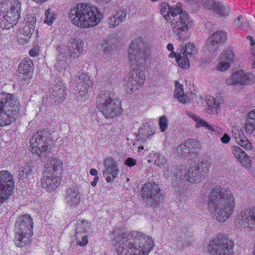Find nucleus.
I'll list each match as a JSON object with an SVG mask.
<instances>
[{"label":"nucleus","mask_w":255,"mask_h":255,"mask_svg":"<svg viewBox=\"0 0 255 255\" xmlns=\"http://www.w3.org/2000/svg\"><path fill=\"white\" fill-rule=\"evenodd\" d=\"M151 43L147 39L137 37L131 42L128 50V60L131 69L129 77L125 80L124 87L127 93H132L144 83L145 73L141 68L151 55Z\"/></svg>","instance_id":"1"},{"label":"nucleus","mask_w":255,"mask_h":255,"mask_svg":"<svg viewBox=\"0 0 255 255\" xmlns=\"http://www.w3.org/2000/svg\"><path fill=\"white\" fill-rule=\"evenodd\" d=\"M113 235L120 238L114 247L117 255H148L154 246L152 238L142 232L117 230Z\"/></svg>","instance_id":"2"},{"label":"nucleus","mask_w":255,"mask_h":255,"mask_svg":"<svg viewBox=\"0 0 255 255\" xmlns=\"http://www.w3.org/2000/svg\"><path fill=\"white\" fill-rule=\"evenodd\" d=\"M207 210L214 219L225 222L233 215L235 209V197L233 192L221 185H216L210 190L207 200Z\"/></svg>","instance_id":"3"},{"label":"nucleus","mask_w":255,"mask_h":255,"mask_svg":"<svg viewBox=\"0 0 255 255\" xmlns=\"http://www.w3.org/2000/svg\"><path fill=\"white\" fill-rule=\"evenodd\" d=\"M68 15L74 25L82 29L96 27L104 17L100 8L90 3L84 2L73 5Z\"/></svg>","instance_id":"4"},{"label":"nucleus","mask_w":255,"mask_h":255,"mask_svg":"<svg viewBox=\"0 0 255 255\" xmlns=\"http://www.w3.org/2000/svg\"><path fill=\"white\" fill-rule=\"evenodd\" d=\"M182 11L180 3L173 6L166 2L161 5V14L166 20L170 21L174 32L181 39L185 36L188 30L192 28L193 23L189 15Z\"/></svg>","instance_id":"5"},{"label":"nucleus","mask_w":255,"mask_h":255,"mask_svg":"<svg viewBox=\"0 0 255 255\" xmlns=\"http://www.w3.org/2000/svg\"><path fill=\"white\" fill-rule=\"evenodd\" d=\"M19 103L11 94L0 93V126L10 125L15 120L19 112Z\"/></svg>","instance_id":"6"},{"label":"nucleus","mask_w":255,"mask_h":255,"mask_svg":"<svg viewBox=\"0 0 255 255\" xmlns=\"http://www.w3.org/2000/svg\"><path fill=\"white\" fill-rule=\"evenodd\" d=\"M98 108L106 118L114 119L123 112L121 103L112 98L108 91L101 92L97 97Z\"/></svg>","instance_id":"7"},{"label":"nucleus","mask_w":255,"mask_h":255,"mask_svg":"<svg viewBox=\"0 0 255 255\" xmlns=\"http://www.w3.org/2000/svg\"><path fill=\"white\" fill-rule=\"evenodd\" d=\"M16 236L15 244L16 246L23 247L30 242L32 235V221L28 214L18 216L16 220Z\"/></svg>","instance_id":"8"},{"label":"nucleus","mask_w":255,"mask_h":255,"mask_svg":"<svg viewBox=\"0 0 255 255\" xmlns=\"http://www.w3.org/2000/svg\"><path fill=\"white\" fill-rule=\"evenodd\" d=\"M7 5L6 11L0 13V25L9 29L15 25L20 18L21 3L19 0H5Z\"/></svg>","instance_id":"9"},{"label":"nucleus","mask_w":255,"mask_h":255,"mask_svg":"<svg viewBox=\"0 0 255 255\" xmlns=\"http://www.w3.org/2000/svg\"><path fill=\"white\" fill-rule=\"evenodd\" d=\"M233 243L226 235H218L210 242L208 251L211 255H232Z\"/></svg>","instance_id":"10"},{"label":"nucleus","mask_w":255,"mask_h":255,"mask_svg":"<svg viewBox=\"0 0 255 255\" xmlns=\"http://www.w3.org/2000/svg\"><path fill=\"white\" fill-rule=\"evenodd\" d=\"M29 144L33 153L39 156H45L50 151L52 141L44 136L42 132H38L33 135Z\"/></svg>","instance_id":"11"},{"label":"nucleus","mask_w":255,"mask_h":255,"mask_svg":"<svg viewBox=\"0 0 255 255\" xmlns=\"http://www.w3.org/2000/svg\"><path fill=\"white\" fill-rule=\"evenodd\" d=\"M14 181L12 174L6 170L0 171V205L4 202L13 191Z\"/></svg>","instance_id":"12"},{"label":"nucleus","mask_w":255,"mask_h":255,"mask_svg":"<svg viewBox=\"0 0 255 255\" xmlns=\"http://www.w3.org/2000/svg\"><path fill=\"white\" fill-rule=\"evenodd\" d=\"M141 193L143 200L150 205L155 206L162 199L159 185L154 182L145 183Z\"/></svg>","instance_id":"13"},{"label":"nucleus","mask_w":255,"mask_h":255,"mask_svg":"<svg viewBox=\"0 0 255 255\" xmlns=\"http://www.w3.org/2000/svg\"><path fill=\"white\" fill-rule=\"evenodd\" d=\"M226 39V35L223 31H218L214 33L208 37L203 47L204 54L207 55L209 59L213 58L216 55L220 44L224 42Z\"/></svg>","instance_id":"14"},{"label":"nucleus","mask_w":255,"mask_h":255,"mask_svg":"<svg viewBox=\"0 0 255 255\" xmlns=\"http://www.w3.org/2000/svg\"><path fill=\"white\" fill-rule=\"evenodd\" d=\"M236 227L246 230L255 229V207L250 212L242 211L237 216L235 221Z\"/></svg>","instance_id":"15"},{"label":"nucleus","mask_w":255,"mask_h":255,"mask_svg":"<svg viewBox=\"0 0 255 255\" xmlns=\"http://www.w3.org/2000/svg\"><path fill=\"white\" fill-rule=\"evenodd\" d=\"M255 77L251 73L243 70H238L233 72L226 80L228 86L246 85L254 83Z\"/></svg>","instance_id":"16"},{"label":"nucleus","mask_w":255,"mask_h":255,"mask_svg":"<svg viewBox=\"0 0 255 255\" xmlns=\"http://www.w3.org/2000/svg\"><path fill=\"white\" fill-rule=\"evenodd\" d=\"M200 148L199 142L194 139L185 140L174 149V153L177 156L185 157L196 152Z\"/></svg>","instance_id":"17"},{"label":"nucleus","mask_w":255,"mask_h":255,"mask_svg":"<svg viewBox=\"0 0 255 255\" xmlns=\"http://www.w3.org/2000/svg\"><path fill=\"white\" fill-rule=\"evenodd\" d=\"M25 26L23 29L19 32L18 40L20 43L24 44L28 42L33 34L36 22V17L33 14H27L24 18Z\"/></svg>","instance_id":"18"},{"label":"nucleus","mask_w":255,"mask_h":255,"mask_svg":"<svg viewBox=\"0 0 255 255\" xmlns=\"http://www.w3.org/2000/svg\"><path fill=\"white\" fill-rule=\"evenodd\" d=\"M77 82L79 90L77 97L79 100L83 98L85 100L92 91L93 79L88 74L82 73L78 76Z\"/></svg>","instance_id":"19"},{"label":"nucleus","mask_w":255,"mask_h":255,"mask_svg":"<svg viewBox=\"0 0 255 255\" xmlns=\"http://www.w3.org/2000/svg\"><path fill=\"white\" fill-rule=\"evenodd\" d=\"M58 44L64 45L65 49H68L67 54L72 59H76L82 54L84 46V42L80 38H72L69 41L65 43L60 42Z\"/></svg>","instance_id":"20"},{"label":"nucleus","mask_w":255,"mask_h":255,"mask_svg":"<svg viewBox=\"0 0 255 255\" xmlns=\"http://www.w3.org/2000/svg\"><path fill=\"white\" fill-rule=\"evenodd\" d=\"M56 61L55 64V68L60 71H66L70 69V56L67 54V49L64 45L57 44L56 47Z\"/></svg>","instance_id":"21"},{"label":"nucleus","mask_w":255,"mask_h":255,"mask_svg":"<svg viewBox=\"0 0 255 255\" xmlns=\"http://www.w3.org/2000/svg\"><path fill=\"white\" fill-rule=\"evenodd\" d=\"M105 169L103 175L106 177V181L112 182L117 178L120 173V168L117 162L112 157H107L104 161Z\"/></svg>","instance_id":"22"},{"label":"nucleus","mask_w":255,"mask_h":255,"mask_svg":"<svg viewBox=\"0 0 255 255\" xmlns=\"http://www.w3.org/2000/svg\"><path fill=\"white\" fill-rule=\"evenodd\" d=\"M63 170V163L58 157H50L45 161L43 173L45 174H56Z\"/></svg>","instance_id":"23"},{"label":"nucleus","mask_w":255,"mask_h":255,"mask_svg":"<svg viewBox=\"0 0 255 255\" xmlns=\"http://www.w3.org/2000/svg\"><path fill=\"white\" fill-rule=\"evenodd\" d=\"M127 15V10L124 8H120L115 11L107 18L108 27L111 29L119 27L125 22Z\"/></svg>","instance_id":"24"},{"label":"nucleus","mask_w":255,"mask_h":255,"mask_svg":"<svg viewBox=\"0 0 255 255\" xmlns=\"http://www.w3.org/2000/svg\"><path fill=\"white\" fill-rule=\"evenodd\" d=\"M234 58L235 54L232 50L223 51L218 59L216 69L220 72L226 71L230 67L231 63L234 61Z\"/></svg>","instance_id":"25"},{"label":"nucleus","mask_w":255,"mask_h":255,"mask_svg":"<svg viewBox=\"0 0 255 255\" xmlns=\"http://www.w3.org/2000/svg\"><path fill=\"white\" fill-rule=\"evenodd\" d=\"M232 133L236 142L246 150H251L253 148L252 143L249 141L245 135L244 130L239 126L232 127Z\"/></svg>","instance_id":"26"},{"label":"nucleus","mask_w":255,"mask_h":255,"mask_svg":"<svg viewBox=\"0 0 255 255\" xmlns=\"http://www.w3.org/2000/svg\"><path fill=\"white\" fill-rule=\"evenodd\" d=\"M43 188L48 192L54 191L61 183V178L55 174H45L43 173L41 180Z\"/></svg>","instance_id":"27"},{"label":"nucleus","mask_w":255,"mask_h":255,"mask_svg":"<svg viewBox=\"0 0 255 255\" xmlns=\"http://www.w3.org/2000/svg\"><path fill=\"white\" fill-rule=\"evenodd\" d=\"M33 66L32 60L29 58H25L19 64L18 72L19 79L27 80L32 77Z\"/></svg>","instance_id":"28"},{"label":"nucleus","mask_w":255,"mask_h":255,"mask_svg":"<svg viewBox=\"0 0 255 255\" xmlns=\"http://www.w3.org/2000/svg\"><path fill=\"white\" fill-rule=\"evenodd\" d=\"M185 177L189 182L195 184L200 183L205 178L197 164H192L189 167L185 174Z\"/></svg>","instance_id":"29"},{"label":"nucleus","mask_w":255,"mask_h":255,"mask_svg":"<svg viewBox=\"0 0 255 255\" xmlns=\"http://www.w3.org/2000/svg\"><path fill=\"white\" fill-rule=\"evenodd\" d=\"M148 162L154 161V163L160 167L163 170L164 177L166 178L169 177V171L168 163L165 158L158 153L152 151L148 155Z\"/></svg>","instance_id":"30"},{"label":"nucleus","mask_w":255,"mask_h":255,"mask_svg":"<svg viewBox=\"0 0 255 255\" xmlns=\"http://www.w3.org/2000/svg\"><path fill=\"white\" fill-rule=\"evenodd\" d=\"M81 195L78 187L75 186L67 189L65 201L68 206L71 207L77 206L81 201Z\"/></svg>","instance_id":"31"},{"label":"nucleus","mask_w":255,"mask_h":255,"mask_svg":"<svg viewBox=\"0 0 255 255\" xmlns=\"http://www.w3.org/2000/svg\"><path fill=\"white\" fill-rule=\"evenodd\" d=\"M233 154L235 158L243 166L249 168L252 165V160L247 153L240 147L235 146L233 147Z\"/></svg>","instance_id":"32"},{"label":"nucleus","mask_w":255,"mask_h":255,"mask_svg":"<svg viewBox=\"0 0 255 255\" xmlns=\"http://www.w3.org/2000/svg\"><path fill=\"white\" fill-rule=\"evenodd\" d=\"M191 117L196 122L197 128L203 127L205 129H208L210 131L217 132L219 130V127L215 125H212L207 123L205 121L201 119L198 116L195 115H191Z\"/></svg>","instance_id":"33"},{"label":"nucleus","mask_w":255,"mask_h":255,"mask_svg":"<svg viewBox=\"0 0 255 255\" xmlns=\"http://www.w3.org/2000/svg\"><path fill=\"white\" fill-rule=\"evenodd\" d=\"M66 96V94L64 88L56 87L55 90L51 92L50 96L51 103L58 105L64 100Z\"/></svg>","instance_id":"34"},{"label":"nucleus","mask_w":255,"mask_h":255,"mask_svg":"<svg viewBox=\"0 0 255 255\" xmlns=\"http://www.w3.org/2000/svg\"><path fill=\"white\" fill-rule=\"evenodd\" d=\"M206 102L208 105L206 109V113L210 115L218 114V108L219 105L216 99L213 96H209V97H207Z\"/></svg>","instance_id":"35"},{"label":"nucleus","mask_w":255,"mask_h":255,"mask_svg":"<svg viewBox=\"0 0 255 255\" xmlns=\"http://www.w3.org/2000/svg\"><path fill=\"white\" fill-rule=\"evenodd\" d=\"M175 58L176 59L177 63L181 68L188 69L189 67V57L185 52L181 50L180 53H177L176 57Z\"/></svg>","instance_id":"36"},{"label":"nucleus","mask_w":255,"mask_h":255,"mask_svg":"<svg viewBox=\"0 0 255 255\" xmlns=\"http://www.w3.org/2000/svg\"><path fill=\"white\" fill-rule=\"evenodd\" d=\"M33 167L30 162L26 163L25 165L19 168L18 170V178L20 179L26 178L32 173Z\"/></svg>","instance_id":"37"},{"label":"nucleus","mask_w":255,"mask_h":255,"mask_svg":"<svg viewBox=\"0 0 255 255\" xmlns=\"http://www.w3.org/2000/svg\"><path fill=\"white\" fill-rule=\"evenodd\" d=\"M174 96L175 98L178 99L179 101L182 103H185L186 102V96L183 90V86L177 82L175 83V90Z\"/></svg>","instance_id":"38"},{"label":"nucleus","mask_w":255,"mask_h":255,"mask_svg":"<svg viewBox=\"0 0 255 255\" xmlns=\"http://www.w3.org/2000/svg\"><path fill=\"white\" fill-rule=\"evenodd\" d=\"M45 16L44 23L48 25H51L53 20L56 18V14L52 11L51 8H48L45 10Z\"/></svg>","instance_id":"39"},{"label":"nucleus","mask_w":255,"mask_h":255,"mask_svg":"<svg viewBox=\"0 0 255 255\" xmlns=\"http://www.w3.org/2000/svg\"><path fill=\"white\" fill-rule=\"evenodd\" d=\"M181 50L185 52L189 57H190L191 55L195 54L197 51L196 47L194 45L190 43L186 44L185 49Z\"/></svg>","instance_id":"40"},{"label":"nucleus","mask_w":255,"mask_h":255,"mask_svg":"<svg viewBox=\"0 0 255 255\" xmlns=\"http://www.w3.org/2000/svg\"><path fill=\"white\" fill-rule=\"evenodd\" d=\"M159 126L160 131L164 132L168 128V120L165 116H161L159 119Z\"/></svg>","instance_id":"41"},{"label":"nucleus","mask_w":255,"mask_h":255,"mask_svg":"<svg viewBox=\"0 0 255 255\" xmlns=\"http://www.w3.org/2000/svg\"><path fill=\"white\" fill-rule=\"evenodd\" d=\"M245 128L247 133H252L255 129V122L247 120Z\"/></svg>","instance_id":"42"},{"label":"nucleus","mask_w":255,"mask_h":255,"mask_svg":"<svg viewBox=\"0 0 255 255\" xmlns=\"http://www.w3.org/2000/svg\"><path fill=\"white\" fill-rule=\"evenodd\" d=\"M88 243V239L87 235H83L81 236V238L78 239L76 241V244L81 247L87 245Z\"/></svg>","instance_id":"43"},{"label":"nucleus","mask_w":255,"mask_h":255,"mask_svg":"<svg viewBox=\"0 0 255 255\" xmlns=\"http://www.w3.org/2000/svg\"><path fill=\"white\" fill-rule=\"evenodd\" d=\"M167 49L169 51H171L170 54L168 55L169 58H173L174 57H176L177 53L174 51V46L172 44L169 43L167 45Z\"/></svg>","instance_id":"44"},{"label":"nucleus","mask_w":255,"mask_h":255,"mask_svg":"<svg viewBox=\"0 0 255 255\" xmlns=\"http://www.w3.org/2000/svg\"><path fill=\"white\" fill-rule=\"evenodd\" d=\"M39 47L37 45L34 46L29 52V54L31 56L36 57L39 55Z\"/></svg>","instance_id":"45"},{"label":"nucleus","mask_w":255,"mask_h":255,"mask_svg":"<svg viewBox=\"0 0 255 255\" xmlns=\"http://www.w3.org/2000/svg\"><path fill=\"white\" fill-rule=\"evenodd\" d=\"M136 163V160L131 157H128L125 161V164L129 167H132L134 166Z\"/></svg>","instance_id":"46"},{"label":"nucleus","mask_w":255,"mask_h":255,"mask_svg":"<svg viewBox=\"0 0 255 255\" xmlns=\"http://www.w3.org/2000/svg\"><path fill=\"white\" fill-rule=\"evenodd\" d=\"M220 139L223 143L227 144L230 141L231 137L227 133H225Z\"/></svg>","instance_id":"47"},{"label":"nucleus","mask_w":255,"mask_h":255,"mask_svg":"<svg viewBox=\"0 0 255 255\" xmlns=\"http://www.w3.org/2000/svg\"><path fill=\"white\" fill-rule=\"evenodd\" d=\"M248 119L251 121L255 122V110L250 111L248 115Z\"/></svg>","instance_id":"48"},{"label":"nucleus","mask_w":255,"mask_h":255,"mask_svg":"<svg viewBox=\"0 0 255 255\" xmlns=\"http://www.w3.org/2000/svg\"><path fill=\"white\" fill-rule=\"evenodd\" d=\"M243 19V16L242 15H239L237 19L235 20L234 23L236 27H240L242 26V24L240 23V21H241Z\"/></svg>","instance_id":"49"},{"label":"nucleus","mask_w":255,"mask_h":255,"mask_svg":"<svg viewBox=\"0 0 255 255\" xmlns=\"http://www.w3.org/2000/svg\"><path fill=\"white\" fill-rule=\"evenodd\" d=\"M177 169L178 170V171L179 172V173H178L177 171H176L174 173L172 172L171 173V175H172L173 174V176H183V173L182 171L181 172V171H180V170H181V169L180 168H177Z\"/></svg>","instance_id":"50"},{"label":"nucleus","mask_w":255,"mask_h":255,"mask_svg":"<svg viewBox=\"0 0 255 255\" xmlns=\"http://www.w3.org/2000/svg\"><path fill=\"white\" fill-rule=\"evenodd\" d=\"M96 2L100 4H108L110 3L112 0H95Z\"/></svg>","instance_id":"51"},{"label":"nucleus","mask_w":255,"mask_h":255,"mask_svg":"<svg viewBox=\"0 0 255 255\" xmlns=\"http://www.w3.org/2000/svg\"><path fill=\"white\" fill-rule=\"evenodd\" d=\"M90 173L91 175L94 176L95 177H98V171L97 169L95 168H92L90 171Z\"/></svg>","instance_id":"52"},{"label":"nucleus","mask_w":255,"mask_h":255,"mask_svg":"<svg viewBox=\"0 0 255 255\" xmlns=\"http://www.w3.org/2000/svg\"><path fill=\"white\" fill-rule=\"evenodd\" d=\"M99 179V177H95L93 181L91 183L92 186H93V187L96 186L97 184Z\"/></svg>","instance_id":"53"},{"label":"nucleus","mask_w":255,"mask_h":255,"mask_svg":"<svg viewBox=\"0 0 255 255\" xmlns=\"http://www.w3.org/2000/svg\"><path fill=\"white\" fill-rule=\"evenodd\" d=\"M37 4H42V3L47 1L48 0H32Z\"/></svg>","instance_id":"54"},{"label":"nucleus","mask_w":255,"mask_h":255,"mask_svg":"<svg viewBox=\"0 0 255 255\" xmlns=\"http://www.w3.org/2000/svg\"><path fill=\"white\" fill-rule=\"evenodd\" d=\"M253 56L255 57V49L253 50ZM253 67L254 68H255V60L254 61V62L253 63Z\"/></svg>","instance_id":"55"},{"label":"nucleus","mask_w":255,"mask_h":255,"mask_svg":"<svg viewBox=\"0 0 255 255\" xmlns=\"http://www.w3.org/2000/svg\"><path fill=\"white\" fill-rule=\"evenodd\" d=\"M248 38L249 39H250L251 40V45L252 46H253V45H254V43H255V42L253 41V39H252V38L251 37H250H250H248Z\"/></svg>","instance_id":"56"},{"label":"nucleus","mask_w":255,"mask_h":255,"mask_svg":"<svg viewBox=\"0 0 255 255\" xmlns=\"http://www.w3.org/2000/svg\"><path fill=\"white\" fill-rule=\"evenodd\" d=\"M104 51L106 54H110V52L109 51L108 49L106 47H104Z\"/></svg>","instance_id":"57"},{"label":"nucleus","mask_w":255,"mask_h":255,"mask_svg":"<svg viewBox=\"0 0 255 255\" xmlns=\"http://www.w3.org/2000/svg\"><path fill=\"white\" fill-rule=\"evenodd\" d=\"M143 148H144V147L142 145L139 146V147H138L139 150H142V149H143Z\"/></svg>","instance_id":"58"},{"label":"nucleus","mask_w":255,"mask_h":255,"mask_svg":"<svg viewBox=\"0 0 255 255\" xmlns=\"http://www.w3.org/2000/svg\"><path fill=\"white\" fill-rule=\"evenodd\" d=\"M87 223V222H86V221H83V222H82V224H85V223Z\"/></svg>","instance_id":"59"}]
</instances>
